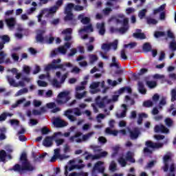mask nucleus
Here are the masks:
<instances>
[{"mask_svg": "<svg viewBox=\"0 0 176 176\" xmlns=\"http://www.w3.org/2000/svg\"><path fill=\"white\" fill-rule=\"evenodd\" d=\"M20 162L21 165L16 164L12 167L14 171L23 174V173H25V171H34V170H35V166L31 164V162L28 160L25 153L21 154L20 157Z\"/></svg>", "mask_w": 176, "mask_h": 176, "instance_id": "1", "label": "nucleus"}, {"mask_svg": "<svg viewBox=\"0 0 176 176\" xmlns=\"http://www.w3.org/2000/svg\"><path fill=\"white\" fill-rule=\"evenodd\" d=\"M108 23L121 24L122 27L118 30V32H120V34H124V32H127L130 27L129 25V18L124 14H118L116 16H111L109 19Z\"/></svg>", "mask_w": 176, "mask_h": 176, "instance_id": "2", "label": "nucleus"}, {"mask_svg": "<svg viewBox=\"0 0 176 176\" xmlns=\"http://www.w3.org/2000/svg\"><path fill=\"white\" fill-rule=\"evenodd\" d=\"M61 59H54L52 63L47 65L45 67V71H50V69H62V71H66L67 68H72L73 65L71 63H64L63 64L56 65V64H60Z\"/></svg>", "mask_w": 176, "mask_h": 176, "instance_id": "3", "label": "nucleus"}, {"mask_svg": "<svg viewBox=\"0 0 176 176\" xmlns=\"http://www.w3.org/2000/svg\"><path fill=\"white\" fill-rule=\"evenodd\" d=\"M63 0H58L56 3V5L53 7H51L50 8H45L41 12V14L38 16V23H41V19L43 16V14H45L47 17H49L50 14H53L58 10L60 7L63 5Z\"/></svg>", "mask_w": 176, "mask_h": 176, "instance_id": "4", "label": "nucleus"}, {"mask_svg": "<svg viewBox=\"0 0 176 176\" xmlns=\"http://www.w3.org/2000/svg\"><path fill=\"white\" fill-rule=\"evenodd\" d=\"M86 85H87V80L81 82L80 85H78L76 87L74 96L76 100H82V98L87 97V91H82V90H85V89H86Z\"/></svg>", "mask_w": 176, "mask_h": 176, "instance_id": "5", "label": "nucleus"}, {"mask_svg": "<svg viewBox=\"0 0 176 176\" xmlns=\"http://www.w3.org/2000/svg\"><path fill=\"white\" fill-rule=\"evenodd\" d=\"M118 162L121 167H126V166H127V162L135 163V160L134 159V153L128 151L126 153L125 158L123 156H120L118 157Z\"/></svg>", "mask_w": 176, "mask_h": 176, "instance_id": "6", "label": "nucleus"}, {"mask_svg": "<svg viewBox=\"0 0 176 176\" xmlns=\"http://www.w3.org/2000/svg\"><path fill=\"white\" fill-rule=\"evenodd\" d=\"M69 100H71L69 91H64L58 95L56 102L58 105H64V104H67V102H68Z\"/></svg>", "mask_w": 176, "mask_h": 176, "instance_id": "7", "label": "nucleus"}, {"mask_svg": "<svg viewBox=\"0 0 176 176\" xmlns=\"http://www.w3.org/2000/svg\"><path fill=\"white\" fill-rule=\"evenodd\" d=\"M72 113H74L76 116H81L82 111L79 108L76 107L69 109L65 112V116H67L70 122H75L76 120V117L72 116Z\"/></svg>", "mask_w": 176, "mask_h": 176, "instance_id": "8", "label": "nucleus"}, {"mask_svg": "<svg viewBox=\"0 0 176 176\" xmlns=\"http://www.w3.org/2000/svg\"><path fill=\"white\" fill-rule=\"evenodd\" d=\"M37 35L36 37V39L37 42H41V43H53V41H54V37L50 36L49 38L47 36L43 37V34H45V30H37Z\"/></svg>", "mask_w": 176, "mask_h": 176, "instance_id": "9", "label": "nucleus"}, {"mask_svg": "<svg viewBox=\"0 0 176 176\" xmlns=\"http://www.w3.org/2000/svg\"><path fill=\"white\" fill-rule=\"evenodd\" d=\"M164 145V143L162 142H153L151 140H148L146 142V148L144 149V153H152V151L149 149V148H151V149H160Z\"/></svg>", "mask_w": 176, "mask_h": 176, "instance_id": "10", "label": "nucleus"}, {"mask_svg": "<svg viewBox=\"0 0 176 176\" xmlns=\"http://www.w3.org/2000/svg\"><path fill=\"white\" fill-rule=\"evenodd\" d=\"M71 45H72V42H67L64 45L59 47L58 49H55L51 52V57H54V56H57L58 53L60 54H65L67 53V50L71 47Z\"/></svg>", "mask_w": 176, "mask_h": 176, "instance_id": "11", "label": "nucleus"}, {"mask_svg": "<svg viewBox=\"0 0 176 176\" xmlns=\"http://www.w3.org/2000/svg\"><path fill=\"white\" fill-rule=\"evenodd\" d=\"M74 163H77L73 166H72L69 168V171H72V170H82V168H85L86 167V165L83 164V160L80 159H74L70 161H69V164H74Z\"/></svg>", "mask_w": 176, "mask_h": 176, "instance_id": "12", "label": "nucleus"}, {"mask_svg": "<svg viewBox=\"0 0 176 176\" xmlns=\"http://www.w3.org/2000/svg\"><path fill=\"white\" fill-rule=\"evenodd\" d=\"M58 137H63L62 132H55L52 136H47L43 142L44 146H52L53 145V140L54 138H58Z\"/></svg>", "mask_w": 176, "mask_h": 176, "instance_id": "13", "label": "nucleus"}, {"mask_svg": "<svg viewBox=\"0 0 176 176\" xmlns=\"http://www.w3.org/2000/svg\"><path fill=\"white\" fill-rule=\"evenodd\" d=\"M100 85L102 87V89H104L105 87V81H102L100 82H91V84L89 86V93H91V94H97V93H99L100 91V89H98V87H100Z\"/></svg>", "mask_w": 176, "mask_h": 176, "instance_id": "14", "label": "nucleus"}, {"mask_svg": "<svg viewBox=\"0 0 176 176\" xmlns=\"http://www.w3.org/2000/svg\"><path fill=\"white\" fill-rule=\"evenodd\" d=\"M73 9L74 3H70L66 6L65 9V14H66L65 16V21H71V20H74V14H72Z\"/></svg>", "mask_w": 176, "mask_h": 176, "instance_id": "15", "label": "nucleus"}, {"mask_svg": "<svg viewBox=\"0 0 176 176\" xmlns=\"http://www.w3.org/2000/svg\"><path fill=\"white\" fill-rule=\"evenodd\" d=\"M131 87H122L118 91L114 93L115 95L112 97V101H118L119 96H121V94H123L124 93H128L129 94H131Z\"/></svg>", "mask_w": 176, "mask_h": 176, "instance_id": "16", "label": "nucleus"}, {"mask_svg": "<svg viewBox=\"0 0 176 176\" xmlns=\"http://www.w3.org/2000/svg\"><path fill=\"white\" fill-rule=\"evenodd\" d=\"M67 78H68V73H65V74H63L61 76L60 81H58V80H57L56 78L52 79L51 80V85L53 86V87H56V89H60L63 83L65 82V79H67Z\"/></svg>", "mask_w": 176, "mask_h": 176, "instance_id": "17", "label": "nucleus"}, {"mask_svg": "<svg viewBox=\"0 0 176 176\" xmlns=\"http://www.w3.org/2000/svg\"><path fill=\"white\" fill-rule=\"evenodd\" d=\"M94 153H96V160H98V159H101V157H106V156L108 155V152L107 151H102V148L95 146H91Z\"/></svg>", "mask_w": 176, "mask_h": 176, "instance_id": "18", "label": "nucleus"}, {"mask_svg": "<svg viewBox=\"0 0 176 176\" xmlns=\"http://www.w3.org/2000/svg\"><path fill=\"white\" fill-rule=\"evenodd\" d=\"M60 148H56L54 150V155L51 158L50 162L52 163L56 162L57 159H59V160H64L65 159H68L69 157V155H66L65 154H60Z\"/></svg>", "mask_w": 176, "mask_h": 176, "instance_id": "19", "label": "nucleus"}, {"mask_svg": "<svg viewBox=\"0 0 176 176\" xmlns=\"http://www.w3.org/2000/svg\"><path fill=\"white\" fill-rule=\"evenodd\" d=\"M100 100H101V96H98L96 98V102H97L99 108H105V107H107V105H108V104H109V102H111V101H112V100L111 99H108V96H104L100 102Z\"/></svg>", "mask_w": 176, "mask_h": 176, "instance_id": "20", "label": "nucleus"}, {"mask_svg": "<svg viewBox=\"0 0 176 176\" xmlns=\"http://www.w3.org/2000/svg\"><path fill=\"white\" fill-rule=\"evenodd\" d=\"M52 123L55 127H65V126H68V122L63 119H60V117L53 118Z\"/></svg>", "mask_w": 176, "mask_h": 176, "instance_id": "21", "label": "nucleus"}, {"mask_svg": "<svg viewBox=\"0 0 176 176\" xmlns=\"http://www.w3.org/2000/svg\"><path fill=\"white\" fill-rule=\"evenodd\" d=\"M111 49H113V50L118 49V40H115L113 43H103L102 45V50L105 52H109Z\"/></svg>", "mask_w": 176, "mask_h": 176, "instance_id": "22", "label": "nucleus"}, {"mask_svg": "<svg viewBox=\"0 0 176 176\" xmlns=\"http://www.w3.org/2000/svg\"><path fill=\"white\" fill-rule=\"evenodd\" d=\"M173 153L170 152H168L164 156V166L163 167L164 171H168V162H172L171 158L173 157Z\"/></svg>", "mask_w": 176, "mask_h": 176, "instance_id": "23", "label": "nucleus"}, {"mask_svg": "<svg viewBox=\"0 0 176 176\" xmlns=\"http://www.w3.org/2000/svg\"><path fill=\"white\" fill-rule=\"evenodd\" d=\"M93 26L91 25H89L88 26H85L83 29H80L78 32L80 35H81L82 39H87L89 36L87 34H85L84 36L82 34L83 32H93Z\"/></svg>", "mask_w": 176, "mask_h": 176, "instance_id": "24", "label": "nucleus"}, {"mask_svg": "<svg viewBox=\"0 0 176 176\" xmlns=\"http://www.w3.org/2000/svg\"><path fill=\"white\" fill-rule=\"evenodd\" d=\"M72 28H66L63 30L61 32L62 35H65V41L68 42L72 39Z\"/></svg>", "mask_w": 176, "mask_h": 176, "instance_id": "25", "label": "nucleus"}, {"mask_svg": "<svg viewBox=\"0 0 176 176\" xmlns=\"http://www.w3.org/2000/svg\"><path fill=\"white\" fill-rule=\"evenodd\" d=\"M105 133L106 134H110V135H114L115 137H116V135H118L119 133L122 134V135H126V130L124 129L118 131V130H111V128H107L105 130Z\"/></svg>", "mask_w": 176, "mask_h": 176, "instance_id": "26", "label": "nucleus"}, {"mask_svg": "<svg viewBox=\"0 0 176 176\" xmlns=\"http://www.w3.org/2000/svg\"><path fill=\"white\" fill-rule=\"evenodd\" d=\"M5 23L8 28H14L17 21L16 20V17L12 16L10 18H6Z\"/></svg>", "mask_w": 176, "mask_h": 176, "instance_id": "27", "label": "nucleus"}, {"mask_svg": "<svg viewBox=\"0 0 176 176\" xmlns=\"http://www.w3.org/2000/svg\"><path fill=\"white\" fill-rule=\"evenodd\" d=\"M82 136V133L81 132H76L74 135L71 136L69 138V142L72 143V142H78L80 143L82 142V138L80 137Z\"/></svg>", "mask_w": 176, "mask_h": 176, "instance_id": "28", "label": "nucleus"}, {"mask_svg": "<svg viewBox=\"0 0 176 176\" xmlns=\"http://www.w3.org/2000/svg\"><path fill=\"white\" fill-rule=\"evenodd\" d=\"M155 133H164V134H168L170 131L163 124L156 125L154 128Z\"/></svg>", "mask_w": 176, "mask_h": 176, "instance_id": "29", "label": "nucleus"}, {"mask_svg": "<svg viewBox=\"0 0 176 176\" xmlns=\"http://www.w3.org/2000/svg\"><path fill=\"white\" fill-rule=\"evenodd\" d=\"M129 135L131 140H137L138 135H140V129L135 127L132 129H129Z\"/></svg>", "mask_w": 176, "mask_h": 176, "instance_id": "30", "label": "nucleus"}, {"mask_svg": "<svg viewBox=\"0 0 176 176\" xmlns=\"http://www.w3.org/2000/svg\"><path fill=\"white\" fill-rule=\"evenodd\" d=\"M6 157H8V159L12 160V155L7 154L5 150H1L0 151V163H6Z\"/></svg>", "mask_w": 176, "mask_h": 176, "instance_id": "31", "label": "nucleus"}, {"mask_svg": "<svg viewBox=\"0 0 176 176\" xmlns=\"http://www.w3.org/2000/svg\"><path fill=\"white\" fill-rule=\"evenodd\" d=\"M122 109L119 110L117 113V118H126V113H127V106L125 104L122 105Z\"/></svg>", "mask_w": 176, "mask_h": 176, "instance_id": "32", "label": "nucleus"}, {"mask_svg": "<svg viewBox=\"0 0 176 176\" xmlns=\"http://www.w3.org/2000/svg\"><path fill=\"white\" fill-rule=\"evenodd\" d=\"M96 28L100 35L105 34V23L104 22L96 23Z\"/></svg>", "mask_w": 176, "mask_h": 176, "instance_id": "33", "label": "nucleus"}, {"mask_svg": "<svg viewBox=\"0 0 176 176\" xmlns=\"http://www.w3.org/2000/svg\"><path fill=\"white\" fill-rule=\"evenodd\" d=\"M142 30L138 29L136 30V32L133 33L134 38H136L138 39H145L146 38V36H145V34L142 33Z\"/></svg>", "mask_w": 176, "mask_h": 176, "instance_id": "34", "label": "nucleus"}, {"mask_svg": "<svg viewBox=\"0 0 176 176\" xmlns=\"http://www.w3.org/2000/svg\"><path fill=\"white\" fill-rule=\"evenodd\" d=\"M122 78H120L118 79V81L116 80H112L111 79H108L107 80V84L109 86H110V87H115L116 86H118V85H119V83H122Z\"/></svg>", "mask_w": 176, "mask_h": 176, "instance_id": "35", "label": "nucleus"}, {"mask_svg": "<svg viewBox=\"0 0 176 176\" xmlns=\"http://www.w3.org/2000/svg\"><path fill=\"white\" fill-rule=\"evenodd\" d=\"M122 151H123V149L119 145L113 147V153L111 155V157H116V156H118V153Z\"/></svg>", "mask_w": 176, "mask_h": 176, "instance_id": "36", "label": "nucleus"}, {"mask_svg": "<svg viewBox=\"0 0 176 176\" xmlns=\"http://www.w3.org/2000/svg\"><path fill=\"white\" fill-rule=\"evenodd\" d=\"M78 20H81L82 24H89L90 23V18L85 16V14H80L78 16Z\"/></svg>", "mask_w": 176, "mask_h": 176, "instance_id": "37", "label": "nucleus"}, {"mask_svg": "<svg viewBox=\"0 0 176 176\" xmlns=\"http://www.w3.org/2000/svg\"><path fill=\"white\" fill-rule=\"evenodd\" d=\"M25 101H26L25 98H21V99L16 100V102L10 107V109H14V108H17L19 105H21V104H23V102H25Z\"/></svg>", "mask_w": 176, "mask_h": 176, "instance_id": "38", "label": "nucleus"}, {"mask_svg": "<svg viewBox=\"0 0 176 176\" xmlns=\"http://www.w3.org/2000/svg\"><path fill=\"white\" fill-rule=\"evenodd\" d=\"M94 134H96V133L94 131H91L87 134H85L82 136V142H85V141H87L88 140H90V138H91V137H93V135H94Z\"/></svg>", "mask_w": 176, "mask_h": 176, "instance_id": "39", "label": "nucleus"}, {"mask_svg": "<svg viewBox=\"0 0 176 176\" xmlns=\"http://www.w3.org/2000/svg\"><path fill=\"white\" fill-rule=\"evenodd\" d=\"M88 58L90 64H94L96 61L98 60V56L96 54H90L88 55Z\"/></svg>", "mask_w": 176, "mask_h": 176, "instance_id": "40", "label": "nucleus"}, {"mask_svg": "<svg viewBox=\"0 0 176 176\" xmlns=\"http://www.w3.org/2000/svg\"><path fill=\"white\" fill-rule=\"evenodd\" d=\"M138 90L141 94H146V89L144 87V83L142 82H138Z\"/></svg>", "mask_w": 176, "mask_h": 176, "instance_id": "41", "label": "nucleus"}, {"mask_svg": "<svg viewBox=\"0 0 176 176\" xmlns=\"http://www.w3.org/2000/svg\"><path fill=\"white\" fill-rule=\"evenodd\" d=\"M148 118V114L141 113L138 114V124H142L143 118Z\"/></svg>", "mask_w": 176, "mask_h": 176, "instance_id": "42", "label": "nucleus"}, {"mask_svg": "<svg viewBox=\"0 0 176 176\" xmlns=\"http://www.w3.org/2000/svg\"><path fill=\"white\" fill-rule=\"evenodd\" d=\"M146 85L149 87V89H155L157 86V82L155 80H148Z\"/></svg>", "mask_w": 176, "mask_h": 176, "instance_id": "43", "label": "nucleus"}, {"mask_svg": "<svg viewBox=\"0 0 176 176\" xmlns=\"http://www.w3.org/2000/svg\"><path fill=\"white\" fill-rule=\"evenodd\" d=\"M110 67H115L116 68H120V63L118 60H116V58L115 56L112 57V63L110 64Z\"/></svg>", "mask_w": 176, "mask_h": 176, "instance_id": "44", "label": "nucleus"}, {"mask_svg": "<svg viewBox=\"0 0 176 176\" xmlns=\"http://www.w3.org/2000/svg\"><path fill=\"white\" fill-rule=\"evenodd\" d=\"M85 155H87V156L85 157V160H97L96 154L93 155L91 153L85 152Z\"/></svg>", "mask_w": 176, "mask_h": 176, "instance_id": "45", "label": "nucleus"}, {"mask_svg": "<svg viewBox=\"0 0 176 176\" xmlns=\"http://www.w3.org/2000/svg\"><path fill=\"white\" fill-rule=\"evenodd\" d=\"M22 72L25 75H30V74H31V67L24 65L23 66Z\"/></svg>", "mask_w": 176, "mask_h": 176, "instance_id": "46", "label": "nucleus"}, {"mask_svg": "<svg viewBox=\"0 0 176 176\" xmlns=\"http://www.w3.org/2000/svg\"><path fill=\"white\" fill-rule=\"evenodd\" d=\"M69 176H89V173H87V172H79V173H76V172H74L72 173L69 175Z\"/></svg>", "mask_w": 176, "mask_h": 176, "instance_id": "47", "label": "nucleus"}, {"mask_svg": "<svg viewBox=\"0 0 176 176\" xmlns=\"http://www.w3.org/2000/svg\"><path fill=\"white\" fill-rule=\"evenodd\" d=\"M27 93H28V89H21L16 92V94H15V97H19V96H23V94H27Z\"/></svg>", "mask_w": 176, "mask_h": 176, "instance_id": "48", "label": "nucleus"}, {"mask_svg": "<svg viewBox=\"0 0 176 176\" xmlns=\"http://www.w3.org/2000/svg\"><path fill=\"white\" fill-rule=\"evenodd\" d=\"M7 79L8 80V82L10 83V86H13L14 87H17V82H16V80L13 79V78L8 76Z\"/></svg>", "mask_w": 176, "mask_h": 176, "instance_id": "49", "label": "nucleus"}, {"mask_svg": "<svg viewBox=\"0 0 176 176\" xmlns=\"http://www.w3.org/2000/svg\"><path fill=\"white\" fill-rule=\"evenodd\" d=\"M166 9V4H162L159 8H157L153 10V14H157V13H160V12H163Z\"/></svg>", "mask_w": 176, "mask_h": 176, "instance_id": "50", "label": "nucleus"}, {"mask_svg": "<svg viewBox=\"0 0 176 176\" xmlns=\"http://www.w3.org/2000/svg\"><path fill=\"white\" fill-rule=\"evenodd\" d=\"M55 140V142L57 146H60V145H63L64 142H65V140L60 138V137H58L57 138L54 139Z\"/></svg>", "mask_w": 176, "mask_h": 176, "instance_id": "51", "label": "nucleus"}, {"mask_svg": "<svg viewBox=\"0 0 176 176\" xmlns=\"http://www.w3.org/2000/svg\"><path fill=\"white\" fill-rule=\"evenodd\" d=\"M116 162L115 161H112L109 165V168L110 171H112L113 173L114 171H116Z\"/></svg>", "mask_w": 176, "mask_h": 176, "instance_id": "52", "label": "nucleus"}, {"mask_svg": "<svg viewBox=\"0 0 176 176\" xmlns=\"http://www.w3.org/2000/svg\"><path fill=\"white\" fill-rule=\"evenodd\" d=\"M47 155V153H43V154L40 155L38 156V157H37L36 156H34V160L35 162H41V160H43V159H45V157Z\"/></svg>", "mask_w": 176, "mask_h": 176, "instance_id": "53", "label": "nucleus"}, {"mask_svg": "<svg viewBox=\"0 0 176 176\" xmlns=\"http://www.w3.org/2000/svg\"><path fill=\"white\" fill-rule=\"evenodd\" d=\"M152 49V46L151 45L150 43H146L143 45V50L144 52H151Z\"/></svg>", "mask_w": 176, "mask_h": 176, "instance_id": "54", "label": "nucleus"}, {"mask_svg": "<svg viewBox=\"0 0 176 176\" xmlns=\"http://www.w3.org/2000/svg\"><path fill=\"white\" fill-rule=\"evenodd\" d=\"M0 39L3 41V43H8V42L10 41V38L8 35H3L0 36Z\"/></svg>", "mask_w": 176, "mask_h": 176, "instance_id": "55", "label": "nucleus"}, {"mask_svg": "<svg viewBox=\"0 0 176 176\" xmlns=\"http://www.w3.org/2000/svg\"><path fill=\"white\" fill-rule=\"evenodd\" d=\"M72 151V149H71V146H69V144H66L64 145V146H63L64 153H69V152H71Z\"/></svg>", "mask_w": 176, "mask_h": 176, "instance_id": "56", "label": "nucleus"}, {"mask_svg": "<svg viewBox=\"0 0 176 176\" xmlns=\"http://www.w3.org/2000/svg\"><path fill=\"white\" fill-rule=\"evenodd\" d=\"M165 124L168 127H171L174 124V121L171 118H167L165 119Z\"/></svg>", "mask_w": 176, "mask_h": 176, "instance_id": "57", "label": "nucleus"}, {"mask_svg": "<svg viewBox=\"0 0 176 176\" xmlns=\"http://www.w3.org/2000/svg\"><path fill=\"white\" fill-rule=\"evenodd\" d=\"M171 101L174 102L176 100V87L170 91Z\"/></svg>", "mask_w": 176, "mask_h": 176, "instance_id": "58", "label": "nucleus"}, {"mask_svg": "<svg viewBox=\"0 0 176 176\" xmlns=\"http://www.w3.org/2000/svg\"><path fill=\"white\" fill-rule=\"evenodd\" d=\"M7 54L5 52H0V64H3L5 62V57H6Z\"/></svg>", "mask_w": 176, "mask_h": 176, "instance_id": "59", "label": "nucleus"}, {"mask_svg": "<svg viewBox=\"0 0 176 176\" xmlns=\"http://www.w3.org/2000/svg\"><path fill=\"white\" fill-rule=\"evenodd\" d=\"M144 107L146 108H151V107L153 106V102L151 100H146L143 103Z\"/></svg>", "mask_w": 176, "mask_h": 176, "instance_id": "60", "label": "nucleus"}, {"mask_svg": "<svg viewBox=\"0 0 176 176\" xmlns=\"http://www.w3.org/2000/svg\"><path fill=\"white\" fill-rule=\"evenodd\" d=\"M167 104V102L166 101V97H162V99L160 101L159 104V108L160 109H162V107H164Z\"/></svg>", "mask_w": 176, "mask_h": 176, "instance_id": "61", "label": "nucleus"}, {"mask_svg": "<svg viewBox=\"0 0 176 176\" xmlns=\"http://www.w3.org/2000/svg\"><path fill=\"white\" fill-rule=\"evenodd\" d=\"M146 9L142 10L138 14V17H140V19H144V17H145V15L146 14Z\"/></svg>", "mask_w": 176, "mask_h": 176, "instance_id": "62", "label": "nucleus"}, {"mask_svg": "<svg viewBox=\"0 0 176 176\" xmlns=\"http://www.w3.org/2000/svg\"><path fill=\"white\" fill-rule=\"evenodd\" d=\"M147 23L155 25V24H157V21L153 18H147Z\"/></svg>", "mask_w": 176, "mask_h": 176, "instance_id": "63", "label": "nucleus"}, {"mask_svg": "<svg viewBox=\"0 0 176 176\" xmlns=\"http://www.w3.org/2000/svg\"><path fill=\"white\" fill-rule=\"evenodd\" d=\"M169 47H170V49H171V50H173V52H175V50H176V41H175V40H173V41H171L170 43Z\"/></svg>", "mask_w": 176, "mask_h": 176, "instance_id": "64", "label": "nucleus"}]
</instances>
